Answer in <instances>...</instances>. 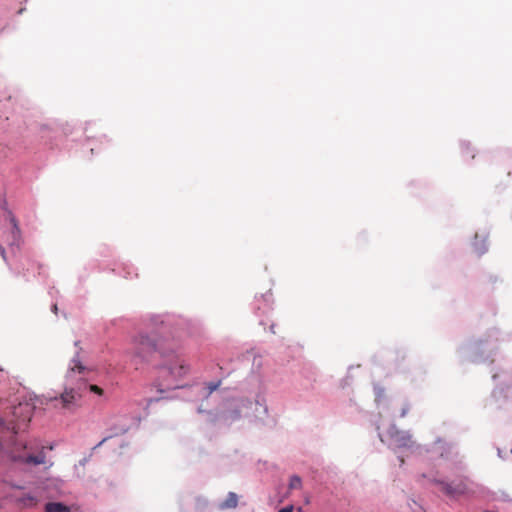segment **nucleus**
I'll return each mask as SVG.
<instances>
[{"label": "nucleus", "mask_w": 512, "mask_h": 512, "mask_svg": "<svg viewBox=\"0 0 512 512\" xmlns=\"http://www.w3.org/2000/svg\"><path fill=\"white\" fill-rule=\"evenodd\" d=\"M34 406L29 402H19L5 412L4 418H0V449L5 448L11 461L25 465L37 466L46 464L45 447H41L37 453L26 443L17 441L15 435L24 431L30 422Z\"/></svg>", "instance_id": "nucleus-1"}, {"label": "nucleus", "mask_w": 512, "mask_h": 512, "mask_svg": "<svg viewBox=\"0 0 512 512\" xmlns=\"http://www.w3.org/2000/svg\"><path fill=\"white\" fill-rule=\"evenodd\" d=\"M156 353L168 357L173 350L166 351L156 332H140L132 339L131 359L135 365L149 363Z\"/></svg>", "instance_id": "nucleus-2"}, {"label": "nucleus", "mask_w": 512, "mask_h": 512, "mask_svg": "<svg viewBox=\"0 0 512 512\" xmlns=\"http://www.w3.org/2000/svg\"><path fill=\"white\" fill-rule=\"evenodd\" d=\"M87 389V383L80 382L77 387L65 388L59 397L51 399L54 408H60L67 412H74L81 407L83 392Z\"/></svg>", "instance_id": "nucleus-3"}, {"label": "nucleus", "mask_w": 512, "mask_h": 512, "mask_svg": "<svg viewBox=\"0 0 512 512\" xmlns=\"http://www.w3.org/2000/svg\"><path fill=\"white\" fill-rule=\"evenodd\" d=\"M41 265L30 257H22L16 267L15 275L29 281L39 271Z\"/></svg>", "instance_id": "nucleus-4"}, {"label": "nucleus", "mask_w": 512, "mask_h": 512, "mask_svg": "<svg viewBox=\"0 0 512 512\" xmlns=\"http://www.w3.org/2000/svg\"><path fill=\"white\" fill-rule=\"evenodd\" d=\"M438 484L440 485V490L450 497H457L468 491L467 484L463 480L454 481L452 483L439 482Z\"/></svg>", "instance_id": "nucleus-5"}, {"label": "nucleus", "mask_w": 512, "mask_h": 512, "mask_svg": "<svg viewBox=\"0 0 512 512\" xmlns=\"http://www.w3.org/2000/svg\"><path fill=\"white\" fill-rule=\"evenodd\" d=\"M163 371L170 374L175 380H177L188 373L189 367L184 363L183 360L175 357L173 362L163 366Z\"/></svg>", "instance_id": "nucleus-6"}, {"label": "nucleus", "mask_w": 512, "mask_h": 512, "mask_svg": "<svg viewBox=\"0 0 512 512\" xmlns=\"http://www.w3.org/2000/svg\"><path fill=\"white\" fill-rule=\"evenodd\" d=\"M391 441L396 447H409L412 443L411 436L400 431L391 433Z\"/></svg>", "instance_id": "nucleus-7"}, {"label": "nucleus", "mask_w": 512, "mask_h": 512, "mask_svg": "<svg viewBox=\"0 0 512 512\" xmlns=\"http://www.w3.org/2000/svg\"><path fill=\"white\" fill-rule=\"evenodd\" d=\"M16 503L21 508H30L37 505L38 499L31 494H24L16 498Z\"/></svg>", "instance_id": "nucleus-8"}, {"label": "nucleus", "mask_w": 512, "mask_h": 512, "mask_svg": "<svg viewBox=\"0 0 512 512\" xmlns=\"http://www.w3.org/2000/svg\"><path fill=\"white\" fill-rule=\"evenodd\" d=\"M11 222V232L7 237V242L9 245L14 246L18 245L20 239V231L17 227L16 221L14 218L10 219Z\"/></svg>", "instance_id": "nucleus-9"}, {"label": "nucleus", "mask_w": 512, "mask_h": 512, "mask_svg": "<svg viewBox=\"0 0 512 512\" xmlns=\"http://www.w3.org/2000/svg\"><path fill=\"white\" fill-rule=\"evenodd\" d=\"M238 505V496L234 492H229L226 499L219 505L220 509H232Z\"/></svg>", "instance_id": "nucleus-10"}, {"label": "nucleus", "mask_w": 512, "mask_h": 512, "mask_svg": "<svg viewBox=\"0 0 512 512\" xmlns=\"http://www.w3.org/2000/svg\"><path fill=\"white\" fill-rule=\"evenodd\" d=\"M45 512H70V509L62 503L50 502L45 505Z\"/></svg>", "instance_id": "nucleus-11"}, {"label": "nucleus", "mask_w": 512, "mask_h": 512, "mask_svg": "<svg viewBox=\"0 0 512 512\" xmlns=\"http://www.w3.org/2000/svg\"><path fill=\"white\" fill-rule=\"evenodd\" d=\"M85 369L86 368L79 361L73 360V366H71L68 372V377H72L73 373H75L76 371L78 373H83Z\"/></svg>", "instance_id": "nucleus-12"}, {"label": "nucleus", "mask_w": 512, "mask_h": 512, "mask_svg": "<svg viewBox=\"0 0 512 512\" xmlns=\"http://www.w3.org/2000/svg\"><path fill=\"white\" fill-rule=\"evenodd\" d=\"M301 487V479L298 476H292L290 478L289 488L290 489H299Z\"/></svg>", "instance_id": "nucleus-13"}, {"label": "nucleus", "mask_w": 512, "mask_h": 512, "mask_svg": "<svg viewBox=\"0 0 512 512\" xmlns=\"http://www.w3.org/2000/svg\"><path fill=\"white\" fill-rule=\"evenodd\" d=\"M220 384H221V381L208 383L207 384L208 395H210L212 392L217 390L219 388Z\"/></svg>", "instance_id": "nucleus-14"}, {"label": "nucleus", "mask_w": 512, "mask_h": 512, "mask_svg": "<svg viewBox=\"0 0 512 512\" xmlns=\"http://www.w3.org/2000/svg\"><path fill=\"white\" fill-rule=\"evenodd\" d=\"M87 388H88L91 392L96 393V394H98V395H102V394H103V389H102V388H100V387H99V386H97V385H89V386L87 385Z\"/></svg>", "instance_id": "nucleus-15"}, {"label": "nucleus", "mask_w": 512, "mask_h": 512, "mask_svg": "<svg viewBox=\"0 0 512 512\" xmlns=\"http://www.w3.org/2000/svg\"><path fill=\"white\" fill-rule=\"evenodd\" d=\"M410 408H411V407H410V404H405V405L402 407V409H401L400 416H401V417H405V416L408 414V412L410 411Z\"/></svg>", "instance_id": "nucleus-16"}, {"label": "nucleus", "mask_w": 512, "mask_h": 512, "mask_svg": "<svg viewBox=\"0 0 512 512\" xmlns=\"http://www.w3.org/2000/svg\"><path fill=\"white\" fill-rule=\"evenodd\" d=\"M0 253H1V256L4 259V261H6V253H5L4 248L1 245H0Z\"/></svg>", "instance_id": "nucleus-17"}, {"label": "nucleus", "mask_w": 512, "mask_h": 512, "mask_svg": "<svg viewBox=\"0 0 512 512\" xmlns=\"http://www.w3.org/2000/svg\"><path fill=\"white\" fill-rule=\"evenodd\" d=\"M279 512H292V507H285L279 510Z\"/></svg>", "instance_id": "nucleus-18"}, {"label": "nucleus", "mask_w": 512, "mask_h": 512, "mask_svg": "<svg viewBox=\"0 0 512 512\" xmlns=\"http://www.w3.org/2000/svg\"><path fill=\"white\" fill-rule=\"evenodd\" d=\"M106 440L107 438H103V440L98 444V446L102 445Z\"/></svg>", "instance_id": "nucleus-19"}, {"label": "nucleus", "mask_w": 512, "mask_h": 512, "mask_svg": "<svg viewBox=\"0 0 512 512\" xmlns=\"http://www.w3.org/2000/svg\"><path fill=\"white\" fill-rule=\"evenodd\" d=\"M53 311L56 313L57 312V305H54L53 306Z\"/></svg>", "instance_id": "nucleus-20"}]
</instances>
